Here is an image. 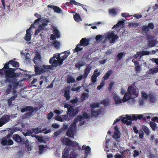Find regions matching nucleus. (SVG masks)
Masks as SVG:
<instances>
[{
	"label": "nucleus",
	"instance_id": "obj_15",
	"mask_svg": "<svg viewBox=\"0 0 158 158\" xmlns=\"http://www.w3.org/2000/svg\"><path fill=\"white\" fill-rule=\"evenodd\" d=\"M113 95L115 106L119 105L122 102H123V99L122 100L117 94L114 93Z\"/></svg>",
	"mask_w": 158,
	"mask_h": 158
},
{
	"label": "nucleus",
	"instance_id": "obj_11",
	"mask_svg": "<svg viewBox=\"0 0 158 158\" xmlns=\"http://www.w3.org/2000/svg\"><path fill=\"white\" fill-rule=\"evenodd\" d=\"M44 130H41V128L39 127L34 128L32 129L31 130H29L27 131V132L26 133H23V135L25 136H27L30 135L34 132H35V134H38L41 133L42 132L45 133H48L49 132V131H44Z\"/></svg>",
	"mask_w": 158,
	"mask_h": 158
},
{
	"label": "nucleus",
	"instance_id": "obj_5",
	"mask_svg": "<svg viewBox=\"0 0 158 158\" xmlns=\"http://www.w3.org/2000/svg\"><path fill=\"white\" fill-rule=\"evenodd\" d=\"M128 92L126 93L123 98V102H125L130 98H134L138 97L139 94L138 89L134 86H131L128 87Z\"/></svg>",
	"mask_w": 158,
	"mask_h": 158
},
{
	"label": "nucleus",
	"instance_id": "obj_37",
	"mask_svg": "<svg viewBox=\"0 0 158 158\" xmlns=\"http://www.w3.org/2000/svg\"><path fill=\"white\" fill-rule=\"evenodd\" d=\"M90 69L89 68H87L85 69L84 73L83 74L84 78H86L90 72Z\"/></svg>",
	"mask_w": 158,
	"mask_h": 158
},
{
	"label": "nucleus",
	"instance_id": "obj_51",
	"mask_svg": "<svg viewBox=\"0 0 158 158\" xmlns=\"http://www.w3.org/2000/svg\"><path fill=\"white\" fill-rule=\"evenodd\" d=\"M142 97V98L145 99L147 100L148 98V95L145 92L143 91L141 93Z\"/></svg>",
	"mask_w": 158,
	"mask_h": 158
},
{
	"label": "nucleus",
	"instance_id": "obj_52",
	"mask_svg": "<svg viewBox=\"0 0 158 158\" xmlns=\"http://www.w3.org/2000/svg\"><path fill=\"white\" fill-rule=\"evenodd\" d=\"M52 65H43L42 69H43V70L51 69L52 68Z\"/></svg>",
	"mask_w": 158,
	"mask_h": 158
},
{
	"label": "nucleus",
	"instance_id": "obj_25",
	"mask_svg": "<svg viewBox=\"0 0 158 158\" xmlns=\"http://www.w3.org/2000/svg\"><path fill=\"white\" fill-rule=\"evenodd\" d=\"M35 72L37 74H40L43 73L44 70H43V69L40 67L37 66H35Z\"/></svg>",
	"mask_w": 158,
	"mask_h": 158
},
{
	"label": "nucleus",
	"instance_id": "obj_58",
	"mask_svg": "<svg viewBox=\"0 0 158 158\" xmlns=\"http://www.w3.org/2000/svg\"><path fill=\"white\" fill-rule=\"evenodd\" d=\"M55 119L56 120L60 122H63V119L62 118V115L61 116H57L55 117Z\"/></svg>",
	"mask_w": 158,
	"mask_h": 158
},
{
	"label": "nucleus",
	"instance_id": "obj_38",
	"mask_svg": "<svg viewBox=\"0 0 158 158\" xmlns=\"http://www.w3.org/2000/svg\"><path fill=\"white\" fill-rule=\"evenodd\" d=\"M74 19L75 21L77 22H80L81 21V18L80 16L77 13H76L74 15Z\"/></svg>",
	"mask_w": 158,
	"mask_h": 158
},
{
	"label": "nucleus",
	"instance_id": "obj_47",
	"mask_svg": "<svg viewBox=\"0 0 158 158\" xmlns=\"http://www.w3.org/2000/svg\"><path fill=\"white\" fill-rule=\"evenodd\" d=\"M124 23L123 21H120L116 25H115L113 27H121L123 25Z\"/></svg>",
	"mask_w": 158,
	"mask_h": 158
},
{
	"label": "nucleus",
	"instance_id": "obj_22",
	"mask_svg": "<svg viewBox=\"0 0 158 158\" xmlns=\"http://www.w3.org/2000/svg\"><path fill=\"white\" fill-rule=\"evenodd\" d=\"M80 149L82 150H85V154L87 155L89 154L90 152V148L89 146H86L85 145H84L82 147V148H81V147Z\"/></svg>",
	"mask_w": 158,
	"mask_h": 158
},
{
	"label": "nucleus",
	"instance_id": "obj_28",
	"mask_svg": "<svg viewBox=\"0 0 158 158\" xmlns=\"http://www.w3.org/2000/svg\"><path fill=\"white\" fill-rule=\"evenodd\" d=\"M39 152L40 153H41L45 152L47 149V146L44 145H40L39 146Z\"/></svg>",
	"mask_w": 158,
	"mask_h": 158
},
{
	"label": "nucleus",
	"instance_id": "obj_39",
	"mask_svg": "<svg viewBox=\"0 0 158 158\" xmlns=\"http://www.w3.org/2000/svg\"><path fill=\"white\" fill-rule=\"evenodd\" d=\"M126 115H122L119 118H118L117 119H116L114 122V123H113V124H115L117 122H118L120 119L121 120V121L123 123H126V124H127V125H128L127 123L125 122H123V118L124 117V116H126Z\"/></svg>",
	"mask_w": 158,
	"mask_h": 158
},
{
	"label": "nucleus",
	"instance_id": "obj_64",
	"mask_svg": "<svg viewBox=\"0 0 158 158\" xmlns=\"http://www.w3.org/2000/svg\"><path fill=\"white\" fill-rule=\"evenodd\" d=\"M139 137L140 139H142L143 137V131H139Z\"/></svg>",
	"mask_w": 158,
	"mask_h": 158
},
{
	"label": "nucleus",
	"instance_id": "obj_13",
	"mask_svg": "<svg viewBox=\"0 0 158 158\" xmlns=\"http://www.w3.org/2000/svg\"><path fill=\"white\" fill-rule=\"evenodd\" d=\"M147 38L149 40L148 45L150 47H152L157 44L156 39L152 35H148Z\"/></svg>",
	"mask_w": 158,
	"mask_h": 158
},
{
	"label": "nucleus",
	"instance_id": "obj_40",
	"mask_svg": "<svg viewBox=\"0 0 158 158\" xmlns=\"http://www.w3.org/2000/svg\"><path fill=\"white\" fill-rule=\"evenodd\" d=\"M64 96L66 98L67 100H69L70 96H69V90H65Z\"/></svg>",
	"mask_w": 158,
	"mask_h": 158
},
{
	"label": "nucleus",
	"instance_id": "obj_36",
	"mask_svg": "<svg viewBox=\"0 0 158 158\" xmlns=\"http://www.w3.org/2000/svg\"><path fill=\"white\" fill-rule=\"evenodd\" d=\"M158 72V68H152L149 70L148 73L151 74H154Z\"/></svg>",
	"mask_w": 158,
	"mask_h": 158
},
{
	"label": "nucleus",
	"instance_id": "obj_42",
	"mask_svg": "<svg viewBox=\"0 0 158 158\" xmlns=\"http://www.w3.org/2000/svg\"><path fill=\"white\" fill-rule=\"evenodd\" d=\"M9 63L11 64L13 67H17L19 66V63L18 62L12 60H10L9 61Z\"/></svg>",
	"mask_w": 158,
	"mask_h": 158
},
{
	"label": "nucleus",
	"instance_id": "obj_20",
	"mask_svg": "<svg viewBox=\"0 0 158 158\" xmlns=\"http://www.w3.org/2000/svg\"><path fill=\"white\" fill-rule=\"evenodd\" d=\"M41 57L39 53L38 52H35V55L33 61L35 64L40 63L41 62Z\"/></svg>",
	"mask_w": 158,
	"mask_h": 158
},
{
	"label": "nucleus",
	"instance_id": "obj_10",
	"mask_svg": "<svg viewBox=\"0 0 158 158\" xmlns=\"http://www.w3.org/2000/svg\"><path fill=\"white\" fill-rule=\"evenodd\" d=\"M63 144L68 146H72L73 147H77V149H80V147L78 145V143L71 141L69 138H64L62 140Z\"/></svg>",
	"mask_w": 158,
	"mask_h": 158
},
{
	"label": "nucleus",
	"instance_id": "obj_30",
	"mask_svg": "<svg viewBox=\"0 0 158 158\" xmlns=\"http://www.w3.org/2000/svg\"><path fill=\"white\" fill-rule=\"evenodd\" d=\"M157 101V98L154 96L151 95L149 97V102L151 103H155Z\"/></svg>",
	"mask_w": 158,
	"mask_h": 158
},
{
	"label": "nucleus",
	"instance_id": "obj_55",
	"mask_svg": "<svg viewBox=\"0 0 158 158\" xmlns=\"http://www.w3.org/2000/svg\"><path fill=\"white\" fill-rule=\"evenodd\" d=\"M121 16L123 17L126 18V17H129L132 15H130L128 13H122L121 14Z\"/></svg>",
	"mask_w": 158,
	"mask_h": 158
},
{
	"label": "nucleus",
	"instance_id": "obj_44",
	"mask_svg": "<svg viewBox=\"0 0 158 158\" xmlns=\"http://www.w3.org/2000/svg\"><path fill=\"white\" fill-rule=\"evenodd\" d=\"M75 79L71 77H69L67 79V82L68 83H73L75 82Z\"/></svg>",
	"mask_w": 158,
	"mask_h": 158
},
{
	"label": "nucleus",
	"instance_id": "obj_53",
	"mask_svg": "<svg viewBox=\"0 0 158 158\" xmlns=\"http://www.w3.org/2000/svg\"><path fill=\"white\" fill-rule=\"evenodd\" d=\"M120 153H121V154H116L114 156V157L115 158H121L122 157V155L123 156H124L123 155V152H120Z\"/></svg>",
	"mask_w": 158,
	"mask_h": 158
},
{
	"label": "nucleus",
	"instance_id": "obj_8",
	"mask_svg": "<svg viewBox=\"0 0 158 158\" xmlns=\"http://www.w3.org/2000/svg\"><path fill=\"white\" fill-rule=\"evenodd\" d=\"M91 108V113L93 116H97L100 114L102 111V110L99 107V105L98 103L95 102L92 103L90 105Z\"/></svg>",
	"mask_w": 158,
	"mask_h": 158
},
{
	"label": "nucleus",
	"instance_id": "obj_34",
	"mask_svg": "<svg viewBox=\"0 0 158 158\" xmlns=\"http://www.w3.org/2000/svg\"><path fill=\"white\" fill-rule=\"evenodd\" d=\"M85 62L82 61H80L78 62L75 65V67L78 68L79 69L82 66L84 65Z\"/></svg>",
	"mask_w": 158,
	"mask_h": 158
},
{
	"label": "nucleus",
	"instance_id": "obj_21",
	"mask_svg": "<svg viewBox=\"0 0 158 158\" xmlns=\"http://www.w3.org/2000/svg\"><path fill=\"white\" fill-rule=\"evenodd\" d=\"M70 150L69 147L65 148L63 152L62 158H68L69 153Z\"/></svg>",
	"mask_w": 158,
	"mask_h": 158
},
{
	"label": "nucleus",
	"instance_id": "obj_6",
	"mask_svg": "<svg viewBox=\"0 0 158 158\" xmlns=\"http://www.w3.org/2000/svg\"><path fill=\"white\" fill-rule=\"evenodd\" d=\"M9 62L6 63L3 68L2 69H3V73L7 79L14 77L15 76L14 72V69L9 68Z\"/></svg>",
	"mask_w": 158,
	"mask_h": 158
},
{
	"label": "nucleus",
	"instance_id": "obj_26",
	"mask_svg": "<svg viewBox=\"0 0 158 158\" xmlns=\"http://www.w3.org/2000/svg\"><path fill=\"white\" fill-rule=\"evenodd\" d=\"M13 139L16 142L20 143L23 141V139L18 134L14 135L13 136Z\"/></svg>",
	"mask_w": 158,
	"mask_h": 158
},
{
	"label": "nucleus",
	"instance_id": "obj_59",
	"mask_svg": "<svg viewBox=\"0 0 158 158\" xmlns=\"http://www.w3.org/2000/svg\"><path fill=\"white\" fill-rule=\"evenodd\" d=\"M98 71L97 70H95L94 73L93 75L94 76L96 77H98L100 74V73L98 72Z\"/></svg>",
	"mask_w": 158,
	"mask_h": 158
},
{
	"label": "nucleus",
	"instance_id": "obj_35",
	"mask_svg": "<svg viewBox=\"0 0 158 158\" xmlns=\"http://www.w3.org/2000/svg\"><path fill=\"white\" fill-rule=\"evenodd\" d=\"M17 93H16V94H15V96L12 97L10 98L8 100V103L9 105L11 104L12 101H14L17 97Z\"/></svg>",
	"mask_w": 158,
	"mask_h": 158
},
{
	"label": "nucleus",
	"instance_id": "obj_63",
	"mask_svg": "<svg viewBox=\"0 0 158 158\" xmlns=\"http://www.w3.org/2000/svg\"><path fill=\"white\" fill-rule=\"evenodd\" d=\"M70 2L71 5L74 4L75 5H79V4H81L76 2L75 0H70Z\"/></svg>",
	"mask_w": 158,
	"mask_h": 158
},
{
	"label": "nucleus",
	"instance_id": "obj_18",
	"mask_svg": "<svg viewBox=\"0 0 158 158\" xmlns=\"http://www.w3.org/2000/svg\"><path fill=\"white\" fill-rule=\"evenodd\" d=\"M10 119V117L8 115H4L0 118V127L8 122Z\"/></svg>",
	"mask_w": 158,
	"mask_h": 158
},
{
	"label": "nucleus",
	"instance_id": "obj_24",
	"mask_svg": "<svg viewBox=\"0 0 158 158\" xmlns=\"http://www.w3.org/2000/svg\"><path fill=\"white\" fill-rule=\"evenodd\" d=\"M120 11V9H118L111 8L109 10L110 14L113 16H115L117 14V12Z\"/></svg>",
	"mask_w": 158,
	"mask_h": 158
},
{
	"label": "nucleus",
	"instance_id": "obj_2",
	"mask_svg": "<svg viewBox=\"0 0 158 158\" xmlns=\"http://www.w3.org/2000/svg\"><path fill=\"white\" fill-rule=\"evenodd\" d=\"M89 117V115L85 112H84L82 114L78 115L76 119L74 120L73 122L71 124L69 128L68 129L66 133L67 135L70 138H73L74 132H75L77 128V123L79 122V126H82Z\"/></svg>",
	"mask_w": 158,
	"mask_h": 158
},
{
	"label": "nucleus",
	"instance_id": "obj_41",
	"mask_svg": "<svg viewBox=\"0 0 158 158\" xmlns=\"http://www.w3.org/2000/svg\"><path fill=\"white\" fill-rule=\"evenodd\" d=\"M53 10H54V11L57 13H60L62 12V10L59 7L55 6L54 8H53Z\"/></svg>",
	"mask_w": 158,
	"mask_h": 158
},
{
	"label": "nucleus",
	"instance_id": "obj_17",
	"mask_svg": "<svg viewBox=\"0 0 158 158\" xmlns=\"http://www.w3.org/2000/svg\"><path fill=\"white\" fill-rule=\"evenodd\" d=\"M52 29H53V33L55 35L53 34L50 37V40H54L55 39V36L57 38H59L60 36V33L57 30V28L54 26H53Z\"/></svg>",
	"mask_w": 158,
	"mask_h": 158
},
{
	"label": "nucleus",
	"instance_id": "obj_57",
	"mask_svg": "<svg viewBox=\"0 0 158 158\" xmlns=\"http://www.w3.org/2000/svg\"><path fill=\"white\" fill-rule=\"evenodd\" d=\"M55 47L56 48H58L60 46V44L58 42L56 41L54 44Z\"/></svg>",
	"mask_w": 158,
	"mask_h": 158
},
{
	"label": "nucleus",
	"instance_id": "obj_54",
	"mask_svg": "<svg viewBox=\"0 0 158 158\" xmlns=\"http://www.w3.org/2000/svg\"><path fill=\"white\" fill-rule=\"evenodd\" d=\"M105 83L104 81L102 80L101 82L100 85L97 87V89L98 90H100L104 86Z\"/></svg>",
	"mask_w": 158,
	"mask_h": 158
},
{
	"label": "nucleus",
	"instance_id": "obj_4",
	"mask_svg": "<svg viewBox=\"0 0 158 158\" xmlns=\"http://www.w3.org/2000/svg\"><path fill=\"white\" fill-rule=\"evenodd\" d=\"M154 114L151 113H146L143 114H130V115L124 116L122 120L129 125L131 124L132 120H136L138 119L142 118L143 120H145L147 119L150 118Z\"/></svg>",
	"mask_w": 158,
	"mask_h": 158
},
{
	"label": "nucleus",
	"instance_id": "obj_61",
	"mask_svg": "<svg viewBox=\"0 0 158 158\" xmlns=\"http://www.w3.org/2000/svg\"><path fill=\"white\" fill-rule=\"evenodd\" d=\"M109 144L108 143H103V146L105 147L104 148V150L105 151H108L107 150L109 148Z\"/></svg>",
	"mask_w": 158,
	"mask_h": 158
},
{
	"label": "nucleus",
	"instance_id": "obj_45",
	"mask_svg": "<svg viewBox=\"0 0 158 158\" xmlns=\"http://www.w3.org/2000/svg\"><path fill=\"white\" fill-rule=\"evenodd\" d=\"M109 102L108 100H104L101 102V105H103V106H106L109 105Z\"/></svg>",
	"mask_w": 158,
	"mask_h": 158
},
{
	"label": "nucleus",
	"instance_id": "obj_48",
	"mask_svg": "<svg viewBox=\"0 0 158 158\" xmlns=\"http://www.w3.org/2000/svg\"><path fill=\"white\" fill-rule=\"evenodd\" d=\"M124 23L123 21H120L116 25H115L113 27H121L123 25Z\"/></svg>",
	"mask_w": 158,
	"mask_h": 158
},
{
	"label": "nucleus",
	"instance_id": "obj_60",
	"mask_svg": "<svg viewBox=\"0 0 158 158\" xmlns=\"http://www.w3.org/2000/svg\"><path fill=\"white\" fill-rule=\"evenodd\" d=\"M142 29L143 31H147L149 30V28L148 26L145 25L143 26L142 27Z\"/></svg>",
	"mask_w": 158,
	"mask_h": 158
},
{
	"label": "nucleus",
	"instance_id": "obj_3",
	"mask_svg": "<svg viewBox=\"0 0 158 158\" xmlns=\"http://www.w3.org/2000/svg\"><path fill=\"white\" fill-rule=\"evenodd\" d=\"M70 55V52L65 51L60 53H56L54 55L53 57H51L49 61L50 63H52L53 67H56L60 65Z\"/></svg>",
	"mask_w": 158,
	"mask_h": 158
},
{
	"label": "nucleus",
	"instance_id": "obj_62",
	"mask_svg": "<svg viewBox=\"0 0 158 158\" xmlns=\"http://www.w3.org/2000/svg\"><path fill=\"white\" fill-rule=\"evenodd\" d=\"M134 17L137 19H139L142 17V16L140 14H135L134 15Z\"/></svg>",
	"mask_w": 158,
	"mask_h": 158
},
{
	"label": "nucleus",
	"instance_id": "obj_27",
	"mask_svg": "<svg viewBox=\"0 0 158 158\" xmlns=\"http://www.w3.org/2000/svg\"><path fill=\"white\" fill-rule=\"evenodd\" d=\"M80 44L82 45V46H87L89 43V41L88 40L86 39L85 38H83L81 40L80 42Z\"/></svg>",
	"mask_w": 158,
	"mask_h": 158
},
{
	"label": "nucleus",
	"instance_id": "obj_29",
	"mask_svg": "<svg viewBox=\"0 0 158 158\" xmlns=\"http://www.w3.org/2000/svg\"><path fill=\"white\" fill-rule=\"evenodd\" d=\"M89 96V91L87 90L85 92H84L82 94L81 98V101H84L85 100L87 99Z\"/></svg>",
	"mask_w": 158,
	"mask_h": 158
},
{
	"label": "nucleus",
	"instance_id": "obj_23",
	"mask_svg": "<svg viewBox=\"0 0 158 158\" xmlns=\"http://www.w3.org/2000/svg\"><path fill=\"white\" fill-rule=\"evenodd\" d=\"M119 131L117 126L114 127V135L113 137L115 139H118L120 137Z\"/></svg>",
	"mask_w": 158,
	"mask_h": 158
},
{
	"label": "nucleus",
	"instance_id": "obj_50",
	"mask_svg": "<svg viewBox=\"0 0 158 158\" xmlns=\"http://www.w3.org/2000/svg\"><path fill=\"white\" fill-rule=\"evenodd\" d=\"M139 25V24L135 23H131L129 24V26L131 27H136Z\"/></svg>",
	"mask_w": 158,
	"mask_h": 158
},
{
	"label": "nucleus",
	"instance_id": "obj_31",
	"mask_svg": "<svg viewBox=\"0 0 158 158\" xmlns=\"http://www.w3.org/2000/svg\"><path fill=\"white\" fill-rule=\"evenodd\" d=\"M112 73V71L111 70H108L105 74L103 77L105 80H106L108 79L109 77L110 76Z\"/></svg>",
	"mask_w": 158,
	"mask_h": 158
},
{
	"label": "nucleus",
	"instance_id": "obj_43",
	"mask_svg": "<svg viewBox=\"0 0 158 158\" xmlns=\"http://www.w3.org/2000/svg\"><path fill=\"white\" fill-rule=\"evenodd\" d=\"M77 154L75 152L72 151L70 152L69 158H77Z\"/></svg>",
	"mask_w": 158,
	"mask_h": 158
},
{
	"label": "nucleus",
	"instance_id": "obj_14",
	"mask_svg": "<svg viewBox=\"0 0 158 158\" xmlns=\"http://www.w3.org/2000/svg\"><path fill=\"white\" fill-rule=\"evenodd\" d=\"M152 54V52L145 51H141L137 52L135 56V58L136 59H140L141 57L144 55Z\"/></svg>",
	"mask_w": 158,
	"mask_h": 158
},
{
	"label": "nucleus",
	"instance_id": "obj_32",
	"mask_svg": "<svg viewBox=\"0 0 158 158\" xmlns=\"http://www.w3.org/2000/svg\"><path fill=\"white\" fill-rule=\"evenodd\" d=\"M142 129L145 133L148 135H149L150 134V130L147 127L143 126H142Z\"/></svg>",
	"mask_w": 158,
	"mask_h": 158
},
{
	"label": "nucleus",
	"instance_id": "obj_1",
	"mask_svg": "<svg viewBox=\"0 0 158 158\" xmlns=\"http://www.w3.org/2000/svg\"><path fill=\"white\" fill-rule=\"evenodd\" d=\"M48 23V21L46 19L42 18H38L35 20L34 23L32 24L29 28L26 30V34L24 37V39L27 41H29L31 39V35L33 34L31 29L33 27H35L36 25H39V28L37 29L34 34L35 37L37 35L40 37V40L42 39L44 36V29Z\"/></svg>",
	"mask_w": 158,
	"mask_h": 158
},
{
	"label": "nucleus",
	"instance_id": "obj_12",
	"mask_svg": "<svg viewBox=\"0 0 158 158\" xmlns=\"http://www.w3.org/2000/svg\"><path fill=\"white\" fill-rule=\"evenodd\" d=\"M33 108L32 106H27L22 108L21 110V112H24L27 111H31L28 112L23 115V118H27L31 116L33 111Z\"/></svg>",
	"mask_w": 158,
	"mask_h": 158
},
{
	"label": "nucleus",
	"instance_id": "obj_7",
	"mask_svg": "<svg viewBox=\"0 0 158 158\" xmlns=\"http://www.w3.org/2000/svg\"><path fill=\"white\" fill-rule=\"evenodd\" d=\"M18 84L17 82L13 81L10 84L6 85V88L5 91L6 94L7 95L12 93L14 94L17 93L15 89L17 88Z\"/></svg>",
	"mask_w": 158,
	"mask_h": 158
},
{
	"label": "nucleus",
	"instance_id": "obj_16",
	"mask_svg": "<svg viewBox=\"0 0 158 158\" xmlns=\"http://www.w3.org/2000/svg\"><path fill=\"white\" fill-rule=\"evenodd\" d=\"M2 144L4 145L8 144L9 145H12L13 144L12 140L10 139V135H7L2 139Z\"/></svg>",
	"mask_w": 158,
	"mask_h": 158
},
{
	"label": "nucleus",
	"instance_id": "obj_56",
	"mask_svg": "<svg viewBox=\"0 0 158 158\" xmlns=\"http://www.w3.org/2000/svg\"><path fill=\"white\" fill-rule=\"evenodd\" d=\"M150 139L151 140H154L155 142H156V143H157V142L158 141V139L157 138H155L154 137V135H151V136L150 137Z\"/></svg>",
	"mask_w": 158,
	"mask_h": 158
},
{
	"label": "nucleus",
	"instance_id": "obj_46",
	"mask_svg": "<svg viewBox=\"0 0 158 158\" xmlns=\"http://www.w3.org/2000/svg\"><path fill=\"white\" fill-rule=\"evenodd\" d=\"M139 151L137 150H134L133 151V155L134 157L135 158L139 156Z\"/></svg>",
	"mask_w": 158,
	"mask_h": 158
},
{
	"label": "nucleus",
	"instance_id": "obj_33",
	"mask_svg": "<svg viewBox=\"0 0 158 158\" xmlns=\"http://www.w3.org/2000/svg\"><path fill=\"white\" fill-rule=\"evenodd\" d=\"M83 49L82 46L80 44L77 45L76 48L74 50V52H77L79 51H81Z\"/></svg>",
	"mask_w": 158,
	"mask_h": 158
},
{
	"label": "nucleus",
	"instance_id": "obj_9",
	"mask_svg": "<svg viewBox=\"0 0 158 158\" xmlns=\"http://www.w3.org/2000/svg\"><path fill=\"white\" fill-rule=\"evenodd\" d=\"M118 36L115 34L114 31L109 32L105 35V39L106 40H110V42L113 43L115 40L118 38Z\"/></svg>",
	"mask_w": 158,
	"mask_h": 158
},
{
	"label": "nucleus",
	"instance_id": "obj_49",
	"mask_svg": "<svg viewBox=\"0 0 158 158\" xmlns=\"http://www.w3.org/2000/svg\"><path fill=\"white\" fill-rule=\"evenodd\" d=\"M101 38H105V35H98L96 37V40L97 41H100V39Z\"/></svg>",
	"mask_w": 158,
	"mask_h": 158
},
{
	"label": "nucleus",
	"instance_id": "obj_19",
	"mask_svg": "<svg viewBox=\"0 0 158 158\" xmlns=\"http://www.w3.org/2000/svg\"><path fill=\"white\" fill-rule=\"evenodd\" d=\"M67 112L68 114L71 116H74L77 114L78 111L77 109L74 108L73 106H70Z\"/></svg>",
	"mask_w": 158,
	"mask_h": 158
}]
</instances>
